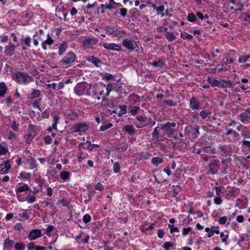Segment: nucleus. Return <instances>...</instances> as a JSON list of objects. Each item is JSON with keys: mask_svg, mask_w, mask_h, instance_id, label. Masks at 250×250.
I'll list each match as a JSON object with an SVG mask.
<instances>
[{"mask_svg": "<svg viewBox=\"0 0 250 250\" xmlns=\"http://www.w3.org/2000/svg\"><path fill=\"white\" fill-rule=\"evenodd\" d=\"M13 80L21 84H27L33 81V78L28 74L21 72H17L13 76Z\"/></svg>", "mask_w": 250, "mask_h": 250, "instance_id": "obj_1", "label": "nucleus"}, {"mask_svg": "<svg viewBox=\"0 0 250 250\" xmlns=\"http://www.w3.org/2000/svg\"><path fill=\"white\" fill-rule=\"evenodd\" d=\"M136 119L138 122L135 123L137 128H143L147 125L150 124V126H152L155 125L156 122L151 118L143 117L141 115L137 116Z\"/></svg>", "mask_w": 250, "mask_h": 250, "instance_id": "obj_2", "label": "nucleus"}, {"mask_svg": "<svg viewBox=\"0 0 250 250\" xmlns=\"http://www.w3.org/2000/svg\"><path fill=\"white\" fill-rule=\"evenodd\" d=\"M176 126V123L174 122H168L166 124H161L160 127L161 129L165 131L166 135L169 137H171L174 133V128Z\"/></svg>", "mask_w": 250, "mask_h": 250, "instance_id": "obj_3", "label": "nucleus"}, {"mask_svg": "<svg viewBox=\"0 0 250 250\" xmlns=\"http://www.w3.org/2000/svg\"><path fill=\"white\" fill-rule=\"evenodd\" d=\"M75 59L76 56L74 53L71 52L68 53L61 61L62 66L64 68L69 67L75 61Z\"/></svg>", "mask_w": 250, "mask_h": 250, "instance_id": "obj_4", "label": "nucleus"}, {"mask_svg": "<svg viewBox=\"0 0 250 250\" xmlns=\"http://www.w3.org/2000/svg\"><path fill=\"white\" fill-rule=\"evenodd\" d=\"M115 105V101L113 98L110 99H107V96H103L102 99V102L100 103L101 106L113 108Z\"/></svg>", "mask_w": 250, "mask_h": 250, "instance_id": "obj_5", "label": "nucleus"}, {"mask_svg": "<svg viewBox=\"0 0 250 250\" xmlns=\"http://www.w3.org/2000/svg\"><path fill=\"white\" fill-rule=\"evenodd\" d=\"M89 129V126L86 123L76 124L73 126V131L76 132H85Z\"/></svg>", "mask_w": 250, "mask_h": 250, "instance_id": "obj_6", "label": "nucleus"}, {"mask_svg": "<svg viewBox=\"0 0 250 250\" xmlns=\"http://www.w3.org/2000/svg\"><path fill=\"white\" fill-rule=\"evenodd\" d=\"M86 88V85L85 83H79L75 86L74 91L77 95L81 96L84 94Z\"/></svg>", "mask_w": 250, "mask_h": 250, "instance_id": "obj_7", "label": "nucleus"}, {"mask_svg": "<svg viewBox=\"0 0 250 250\" xmlns=\"http://www.w3.org/2000/svg\"><path fill=\"white\" fill-rule=\"evenodd\" d=\"M98 42V40L95 38H87L83 43V46L85 49L91 48L92 45H95Z\"/></svg>", "mask_w": 250, "mask_h": 250, "instance_id": "obj_8", "label": "nucleus"}, {"mask_svg": "<svg viewBox=\"0 0 250 250\" xmlns=\"http://www.w3.org/2000/svg\"><path fill=\"white\" fill-rule=\"evenodd\" d=\"M161 128L160 127V124L156 127L153 132L152 133V140L154 141L156 143H160V140L159 139L160 132Z\"/></svg>", "mask_w": 250, "mask_h": 250, "instance_id": "obj_9", "label": "nucleus"}, {"mask_svg": "<svg viewBox=\"0 0 250 250\" xmlns=\"http://www.w3.org/2000/svg\"><path fill=\"white\" fill-rule=\"evenodd\" d=\"M103 46L105 49L111 50L119 51L121 50V46L114 43H105L103 44Z\"/></svg>", "mask_w": 250, "mask_h": 250, "instance_id": "obj_10", "label": "nucleus"}, {"mask_svg": "<svg viewBox=\"0 0 250 250\" xmlns=\"http://www.w3.org/2000/svg\"><path fill=\"white\" fill-rule=\"evenodd\" d=\"M122 43L128 50L132 51L134 50V45L132 40L125 39L123 41Z\"/></svg>", "mask_w": 250, "mask_h": 250, "instance_id": "obj_11", "label": "nucleus"}, {"mask_svg": "<svg viewBox=\"0 0 250 250\" xmlns=\"http://www.w3.org/2000/svg\"><path fill=\"white\" fill-rule=\"evenodd\" d=\"M42 233L40 229H33L30 231L29 234L28 238L30 240H33L40 237Z\"/></svg>", "mask_w": 250, "mask_h": 250, "instance_id": "obj_12", "label": "nucleus"}, {"mask_svg": "<svg viewBox=\"0 0 250 250\" xmlns=\"http://www.w3.org/2000/svg\"><path fill=\"white\" fill-rule=\"evenodd\" d=\"M15 49V45L11 42L5 46V54L7 56H11L13 54Z\"/></svg>", "mask_w": 250, "mask_h": 250, "instance_id": "obj_13", "label": "nucleus"}, {"mask_svg": "<svg viewBox=\"0 0 250 250\" xmlns=\"http://www.w3.org/2000/svg\"><path fill=\"white\" fill-rule=\"evenodd\" d=\"M209 170L211 174H214L216 173L219 168V162L213 161L211 162L209 165Z\"/></svg>", "mask_w": 250, "mask_h": 250, "instance_id": "obj_14", "label": "nucleus"}, {"mask_svg": "<svg viewBox=\"0 0 250 250\" xmlns=\"http://www.w3.org/2000/svg\"><path fill=\"white\" fill-rule=\"evenodd\" d=\"M31 211L28 209L22 210L19 213L18 219L20 220H26L29 218Z\"/></svg>", "mask_w": 250, "mask_h": 250, "instance_id": "obj_15", "label": "nucleus"}, {"mask_svg": "<svg viewBox=\"0 0 250 250\" xmlns=\"http://www.w3.org/2000/svg\"><path fill=\"white\" fill-rule=\"evenodd\" d=\"M11 165L8 161L4 162L3 164H1L0 165V173L2 174L7 173L8 170L11 168Z\"/></svg>", "mask_w": 250, "mask_h": 250, "instance_id": "obj_16", "label": "nucleus"}, {"mask_svg": "<svg viewBox=\"0 0 250 250\" xmlns=\"http://www.w3.org/2000/svg\"><path fill=\"white\" fill-rule=\"evenodd\" d=\"M219 149L221 152V155L224 156H230L231 153L230 149L226 146H221L219 147Z\"/></svg>", "mask_w": 250, "mask_h": 250, "instance_id": "obj_17", "label": "nucleus"}, {"mask_svg": "<svg viewBox=\"0 0 250 250\" xmlns=\"http://www.w3.org/2000/svg\"><path fill=\"white\" fill-rule=\"evenodd\" d=\"M86 60L91 62L97 67H99L102 64V62L100 59L92 56L87 57L86 58Z\"/></svg>", "mask_w": 250, "mask_h": 250, "instance_id": "obj_18", "label": "nucleus"}, {"mask_svg": "<svg viewBox=\"0 0 250 250\" xmlns=\"http://www.w3.org/2000/svg\"><path fill=\"white\" fill-rule=\"evenodd\" d=\"M14 244V242L13 240L7 238L4 240V243L3 244V248L5 250H11L13 245Z\"/></svg>", "mask_w": 250, "mask_h": 250, "instance_id": "obj_19", "label": "nucleus"}, {"mask_svg": "<svg viewBox=\"0 0 250 250\" xmlns=\"http://www.w3.org/2000/svg\"><path fill=\"white\" fill-rule=\"evenodd\" d=\"M190 107L192 110L198 109L199 107V104L196 101L195 97H192L190 101Z\"/></svg>", "mask_w": 250, "mask_h": 250, "instance_id": "obj_20", "label": "nucleus"}, {"mask_svg": "<svg viewBox=\"0 0 250 250\" xmlns=\"http://www.w3.org/2000/svg\"><path fill=\"white\" fill-rule=\"evenodd\" d=\"M53 42L54 41L53 40V39L51 38L49 35H48L47 39L42 43V48L44 50H46V45H51L53 43Z\"/></svg>", "mask_w": 250, "mask_h": 250, "instance_id": "obj_21", "label": "nucleus"}, {"mask_svg": "<svg viewBox=\"0 0 250 250\" xmlns=\"http://www.w3.org/2000/svg\"><path fill=\"white\" fill-rule=\"evenodd\" d=\"M7 91V88L5 83L3 82L0 83V97H4Z\"/></svg>", "mask_w": 250, "mask_h": 250, "instance_id": "obj_22", "label": "nucleus"}, {"mask_svg": "<svg viewBox=\"0 0 250 250\" xmlns=\"http://www.w3.org/2000/svg\"><path fill=\"white\" fill-rule=\"evenodd\" d=\"M67 48V43L65 42H63L59 46V54L60 56L62 55L65 52Z\"/></svg>", "mask_w": 250, "mask_h": 250, "instance_id": "obj_23", "label": "nucleus"}, {"mask_svg": "<svg viewBox=\"0 0 250 250\" xmlns=\"http://www.w3.org/2000/svg\"><path fill=\"white\" fill-rule=\"evenodd\" d=\"M240 118L241 121L244 123L249 122L250 119L249 115H248L245 112L242 113L240 115Z\"/></svg>", "mask_w": 250, "mask_h": 250, "instance_id": "obj_24", "label": "nucleus"}, {"mask_svg": "<svg viewBox=\"0 0 250 250\" xmlns=\"http://www.w3.org/2000/svg\"><path fill=\"white\" fill-rule=\"evenodd\" d=\"M92 99L93 101L92 102V104H95V105H97L99 104V103L98 101L101 99L100 96L99 95V94L97 93H94L92 95Z\"/></svg>", "mask_w": 250, "mask_h": 250, "instance_id": "obj_25", "label": "nucleus"}, {"mask_svg": "<svg viewBox=\"0 0 250 250\" xmlns=\"http://www.w3.org/2000/svg\"><path fill=\"white\" fill-rule=\"evenodd\" d=\"M208 81L212 87L218 86L220 84V83L218 81L209 77L208 78Z\"/></svg>", "mask_w": 250, "mask_h": 250, "instance_id": "obj_26", "label": "nucleus"}, {"mask_svg": "<svg viewBox=\"0 0 250 250\" xmlns=\"http://www.w3.org/2000/svg\"><path fill=\"white\" fill-rule=\"evenodd\" d=\"M165 36L169 42H172L176 39L175 36L172 32H167Z\"/></svg>", "mask_w": 250, "mask_h": 250, "instance_id": "obj_27", "label": "nucleus"}, {"mask_svg": "<svg viewBox=\"0 0 250 250\" xmlns=\"http://www.w3.org/2000/svg\"><path fill=\"white\" fill-rule=\"evenodd\" d=\"M125 130L127 133L132 134L135 133V129L132 125H125L124 127Z\"/></svg>", "mask_w": 250, "mask_h": 250, "instance_id": "obj_28", "label": "nucleus"}, {"mask_svg": "<svg viewBox=\"0 0 250 250\" xmlns=\"http://www.w3.org/2000/svg\"><path fill=\"white\" fill-rule=\"evenodd\" d=\"M250 59V54L247 56H242L238 59V62L239 63H245L249 61Z\"/></svg>", "mask_w": 250, "mask_h": 250, "instance_id": "obj_29", "label": "nucleus"}, {"mask_svg": "<svg viewBox=\"0 0 250 250\" xmlns=\"http://www.w3.org/2000/svg\"><path fill=\"white\" fill-rule=\"evenodd\" d=\"M40 95V91L39 90H35L30 94L28 95V98L33 99L38 97Z\"/></svg>", "mask_w": 250, "mask_h": 250, "instance_id": "obj_30", "label": "nucleus"}, {"mask_svg": "<svg viewBox=\"0 0 250 250\" xmlns=\"http://www.w3.org/2000/svg\"><path fill=\"white\" fill-rule=\"evenodd\" d=\"M30 188L27 185H24L16 189V191L18 192H21L27 191Z\"/></svg>", "mask_w": 250, "mask_h": 250, "instance_id": "obj_31", "label": "nucleus"}, {"mask_svg": "<svg viewBox=\"0 0 250 250\" xmlns=\"http://www.w3.org/2000/svg\"><path fill=\"white\" fill-rule=\"evenodd\" d=\"M119 108L120 111H119L118 115L119 116L121 117L126 113V106L125 105H120Z\"/></svg>", "mask_w": 250, "mask_h": 250, "instance_id": "obj_32", "label": "nucleus"}, {"mask_svg": "<svg viewBox=\"0 0 250 250\" xmlns=\"http://www.w3.org/2000/svg\"><path fill=\"white\" fill-rule=\"evenodd\" d=\"M104 87H105L106 93L104 96H108L110 92L112 90L113 84L112 83H109L106 86L104 85Z\"/></svg>", "mask_w": 250, "mask_h": 250, "instance_id": "obj_33", "label": "nucleus"}, {"mask_svg": "<svg viewBox=\"0 0 250 250\" xmlns=\"http://www.w3.org/2000/svg\"><path fill=\"white\" fill-rule=\"evenodd\" d=\"M181 37L183 39L191 40L193 38V36L187 33L184 32L181 33Z\"/></svg>", "mask_w": 250, "mask_h": 250, "instance_id": "obj_34", "label": "nucleus"}, {"mask_svg": "<svg viewBox=\"0 0 250 250\" xmlns=\"http://www.w3.org/2000/svg\"><path fill=\"white\" fill-rule=\"evenodd\" d=\"M163 162L162 159L159 157H154L152 159L151 163L154 165L157 166L158 164H161Z\"/></svg>", "mask_w": 250, "mask_h": 250, "instance_id": "obj_35", "label": "nucleus"}, {"mask_svg": "<svg viewBox=\"0 0 250 250\" xmlns=\"http://www.w3.org/2000/svg\"><path fill=\"white\" fill-rule=\"evenodd\" d=\"M70 174L67 171H62L60 173L61 178L64 180H66L69 177Z\"/></svg>", "mask_w": 250, "mask_h": 250, "instance_id": "obj_36", "label": "nucleus"}, {"mask_svg": "<svg viewBox=\"0 0 250 250\" xmlns=\"http://www.w3.org/2000/svg\"><path fill=\"white\" fill-rule=\"evenodd\" d=\"M28 162L30 164V168L34 169L37 167L35 161L34 159H33L31 157H30V158L28 159Z\"/></svg>", "mask_w": 250, "mask_h": 250, "instance_id": "obj_37", "label": "nucleus"}, {"mask_svg": "<svg viewBox=\"0 0 250 250\" xmlns=\"http://www.w3.org/2000/svg\"><path fill=\"white\" fill-rule=\"evenodd\" d=\"M16 250H24V246L22 243H16L15 245Z\"/></svg>", "mask_w": 250, "mask_h": 250, "instance_id": "obj_38", "label": "nucleus"}, {"mask_svg": "<svg viewBox=\"0 0 250 250\" xmlns=\"http://www.w3.org/2000/svg\"><path fill=\"white\" fill-rule=\"evenodd\" d=\"M120 166L118 162H116L114 164L113 169L115 173H119L120 171Z\"/></svg>", "mask_w": 250, "mask_h": 250, "instance_id": "obj_39", "label": "nucleus"}, {"mask_svg": "<svg viewBox=\"0 0 250 250\" xmlns=\"http://www.w3.org/2000/svg\"><path fill=\"white\" fill-rule=\"evenodd\" d=\"M209 113L210 112L208 110H202L200 113V116L202 119H205L207 117Z\"/></svg>", "mask_w": 250, "mask_h": 250, "instance_id": "obj_40", "label": "nucleus"}, {"mask_svg": "<svg viewBox=\"0 0 250 250\" xmlns=\"http://www.w3.org/2000/svg\"><path fill=\"white\" fill-rule=\"evenodd\" d=\"M113 125L111 123H108L105 125H103L100 127V131H104L111 127H112Z\"/></svg>", "mask_w": 250, "mask_h": 250, "instance_id": "obj_41", "label": "nucleus"}, {"mask_svg": "<svg viewBox=\"0 0 250 250\" xmlns=\"http://www.w3.org/2000/svg\"><path fill=\"white\" fill-rule=\"evenodd\" d=\"M174 246V244L170 242H166L163 245V247L166 249V250H169V248Z\"/></svg>", "mask_w": 250, "mask_h": 250, "instance_id": "obj_42", "label": "nucleus"}, {"mask_svg": "<svg viewBox=\"0 0 250 250\" xmlns=\"http://www.w3.org/2000/svg\"><path fill=\"white\" fill-rule=\"evenodd\" d=\"M168 228L170 229V231L171 233L179 231L177 227H175L173 225H172V224L168 225Z\"/></svg>", "mask_w": 250, "mask_h": 250, "instance_id": "obj_43", "label": "nucleus"}, {"mask_svg": "<svg viewBox=\"0 0 250 250\" xmlns=\"http://www.w3.org/2000/svg\"><path fill=\"white\" fill-rule=\"evenodd\" d=\"M140 109V107L138 106L132 107V109L130 110V113L132 115H135L137 113Z\"/></svg>", "mask_w": 250, "mask_h": 250, "instance_id": "obj_44", "label": "nucleus"}, {"mask_svg": "<svg viewBox=\"0 0 250 250\" xmlns=\"http://www.w3.org/2000/svg\"><path fill=\"white\" fill-rule=\"evenodd\" d=\"M83 220L84 223H88L91 221V216L88 214H85L83 218Z\"/></svg>", "mask_w": 250, "mask_h": 250, "instance_id": "obj_45", "label": "nucleus"}, {"mask_svg": "<svg viewBox=\"0 0 250 250\" xmlns=\"http://www.w3.org/2000/svg\"><path fill=\"white\" fill-rule=\"evenodd\" d=\"M26 201L28 203L31 204L35 202L36 197L34 195L28 196L26 198Z\"/></svg>", "mask_w": 250, "mask_h": 250, "instance_id": "obj_46", "label": "nucleus"}, {"mask_svg": "<svg viewBox=\"0 0 250 250\" xmlns=\"http://www.w3.org/2000/svg\"><path fill=\"white\" fill-rule=\"evenodd\" d=\"M114 77L113 75L107 73H105V74L104 76V78L107 81L113 80L114 79Z\"/></svg>", "mask_w": 250, "mask_h": 250, "instance_id": "obj_47", "label": "nucleus"}, {"mask_svg": "<svg viewBox=\"0 0 250 250\" xmlns=\"http://www.w3.org/2000/svg\"><path fill=\"white\" fill-rule=\"evenodd\" d=\"M95 188L96 189L99 191H103L104 189L103 185L100 183H98L95 186Z\"/></svg>", "mask_w": 250, "mask_h": 250, "instance_id": "obj_48", "label": "nucleus"}, {"mask_svg": "<svg viewBox=\"0 0 250 250\" xmlns=\"http://www.w3.org/2000/svg\"><path fill=\"white\" fill-rule=\"evenodd\" d=\"M188 20L190 22L195 21L196 20L195 16L193 13H190L188 15Z\"/></svg>", "mask_w": 250, "mask_h": 250, "instance_id": "obj_49", "label": "nucleus"}, {"mask_svg": "<svg viewBox=\"0 0 250 250\" xmlns=\"http://www.w3.org/2000/svg\"><path fill=\"white\" fill-rule=\"evenodd\" d=\"M203 150L205 152H207V153H214V149L211 148V147L209 146L204 147L203 148Z\"/></svg>", "mask_w": 250, "mask_h": 250, "instance_id": "obj_50", "label": "nucleus"}, {"mask_svg": "<svg viewBox=\"0 0 250 250\" xmlns=\"http://www.w3.org/2000/svg\"><path fill=\"white\" fill-rule=\"evenodd\" d=\"M164 103L165 104H166L168 105H169L170 106H174L176 105L175 103H174V102L171 100H165L164 101Z\"/></svg>", "mask_w": 250, "mask_h": 250, "instance_id": "obj_51", "label": "nucleus"}, {"mask_svg": "<svg viewBox=\"0 0 250 250\" xmlns=\"http://www.w3.org/2000/svg\"><path fill=\"white\" fill-rule=\"evenodd\" d=\"M7 149L6 147L0 145V155H4L6 153Z\"/></svg>", "mask_w": 250, "mask_h": 250, "instance_id": "obj_52", "label": "nucleus"}, {"mask_svg": "<svg viewBox=\"0 0 250 250\" xmlns=\"http://www.w3.org/2000/svg\"><path fill=\"white\" fill-rule=\"evenodd\" d=\"M161 172L160 171V172H158L154 176H155V180L157 181V182L158 183H161L162 182H163L164 181V180L162 179H160L159 178V176L160 175H161Z\"/></svg>", "mask_w": 250, "mask_h": 250, "instance_id": "obj_53", "label": "nucleus"}, {"mask_svg": "<svg viewBox=\"0 0 250 250\" xmlns=\"http://www.w3.org/2000/svg\"><path fill=\"white\" fill-rule=\"evenodd\" d=\"M157 14L159 15L160 13L163 12L164 10V6L163 5H160L157 7L156 9Z\"/></svg>", "mask_w": 250, "mask_h": 250, "instance_id": "obj_54", "label": "nucleus"}, {"mask_svg": "<svg viewBox=\"0 0 250 250\" xmlns=\"http://www.w3.org/2000/svg\"><path fill=\"white\" fill-rule=\"evenodd\" d=\"M24 41L25 45H26L27 46H30L31 38L29 36L26 37L24 40Z\"/></svg>", "mask_w": 250, "mask_h": 250, "instance_id": "obj_55", "label": "nucleus"}, {"mask_svg": "<svg viewBox=\"0 0 250 250\" xmlns=\"http://www.w3.org/2000/svg\"><path fill=\"white\" fill-rule=\"evenodd\" d=\"M44 143L46 144H50L51 143L52 140V138L50 136H47L44 137Z\"/></svg>", "mask_w": 250, "mask_h": 250, "instance_id": "obj_56", "label": "nucleus"}, {"mask_svg": "<svg viewBox=\"0 0 250 250\" xmlns=\"http://www.w3.org/2000/svg\"><path fill=\"white\" fill-rule=\"evenodd\" d=\"M46 86L48 88H51L53 90H56L57 88V83H55L51 84H47Z\"/></svg>", "mask_w": 250, "mask_h": 250, "instance_id": "obj_57", "label": "nucleus"}, {"mask_svg": "<svg viewBox=\"0 0 250 250\" xmlns=\"http://www.w3.org/2000/svg\"><path fill=\"white\" fill-rule=\"evenodd\" d=\"M105 9L111 10L112 8L115 9L117 8V6L113 5L112 3H109L107 4H104Z\"/></svg>", "mask_w": 250, "mask_h": 250, "instance_id": "obj_58", "label": "nucleus"}, {"mask_svg": "<svg viewBox=\"0 0 250 250\" xmlns=\"http://www.w3.org/2000/svg\"><path fill=\"white\" fill-rule=\"evenodd\" d=\"M127 10L125 8H122L120 9L121 15L123 17H125L127 15Z\"/></svg>", "mask_w": 250, "mask_h": 250, "instance_id": "obj_59", "label": "nucleus"}, {"mask_svg": "<svg viewBox=\"0 0 250 250\" xmlns=\"http://www.w3.org/2000/svg\"><path fill=\"white\" fill-rule=\"evenodd\" d=\"M53 227L52 226H48L46 229V234L47 236H49L50 232L53 230Z\"/></svg>", "mask_w": 250, "mask_h": 250, "instance_id": "obj_60", "label": "nucleus"}, {"mask_svg": "<svg viewBox=\"0 0 250 250\" xmlns=\"http://www.w3.org/2000/svg\"><path fill=\"white\" fill-rule=\"evenodd\" d=\"M227 220V217L226 216H223L220 218L219 220V223L220 224H225Z\"/></svg>", "mask_w": 250, "mask_h": 250, "instance_id": "obj_61", "label": "nucleus"}, {"mask_svg": "<svg viewBox=\"0 0 250 250\" xmlns=\"http://www.w3.org/2000/svg\"><path fill=\"white\" fill-rule=\"evenodd\" d=\"M37 246H36L35 243L33 242H30L28 244L27 247L28 248L31 250L34 249V250L36 249V247H37Z\"/></svg>", "mask_w": 250, "mask_h": 250, "instance_id": "obj_62", "label": "nucleus"}, {"mask_svg": "<svg viewBox=\"0 0 250 250\" xmlns=\"http://www.w3.org/2000/svg\"><path fill=\"white\" fill-rule=\"evenodd\" d=\"M214 203L216 205H220L222 203V200L220 198V195L215 198L214 200Z\"/></svg>", "mask_w": 250, "mask_h": 250, "instance_id": "obj_63", "label": "nucleus"}, {"mask_svg": "<svg viewBox=\"0 0 250 250\" xmlns=\"http://www.w3.org/2000/svg\"><path fill=\"white\" fill-rule=\"evenodd\" d=\"M16 136L14 133H13L12 132H9L8 133V139H9V140L15 139H16Z\"/></svg>", "mask_w": 250, "mask_h": 250, "instance_id": "obj_64", "label": "nucleus"}]
</instances>
